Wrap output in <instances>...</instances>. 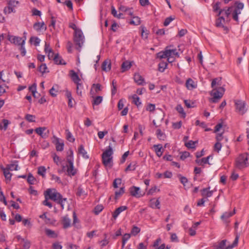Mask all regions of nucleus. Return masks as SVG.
<instances>
[{
	"label": "nucleus",
	"instance_id": "nucleus-1",
	"mask_svg": "<svg viewBox=\"0 0 249 249\" xmlns=\"http://www.w3.org/2000/svg\"><path fill=\"white\" fill-rule=\"evenodd\" d=\"M45 193L48 196L49 199L60 204L62 210L64 209V204L67 201V199L63 198L62 196L55 189H48Z\"/></svg>",
	"mask_w": 249,
	"mask_h": 249
},
{
	"label": "nucleus",
	"instance_id": "nucleus-2",
	"mask_svg": "<svg viewBox=\"0 0 249 249\" xmlns=\"http://www.w3.org/2000/svg\"><path fill=\"white\" fill-rule=\"evenodd\" d=\"M71 155L68 156L67 160L68 164L66 166H62V170H66L67 175L71 177L74 176L77 173V170L74 168L73 165V152L71 151Z\"/></svg>",
	"mask_w": 249,
	"mask_h": 249
},
{
	"label": "nucleus",
	"instance_id": "nucleus-3",
	"mask_svg": "<svg viewBox=\"0 0 249 249\" xmlns=\"http://www.w3.org/2000/svg\"><path fill=\"white\" fill-rule=\"evenodd\" d=\"M248 156V154L246 153L239 155L235 160L236 167L241 169L248 167L249 165Z\"/></svg>",
	"mask_w": 249,
	"mask_h": 249
},
{
	"label": "nucleus",
	"instance_id": "nucleus-4",
	"mask_svg": "<svg viewBox=\"0 0 249 249\" xmlns=\"http://www.w3.org/2000/svg\"><path fill=\"white\" fill-rule=\"evenodd\" d=\"M113 149L110 145L102 154L103 163L106 166L111 167L112 165Z\"/></svg>",
	"mask_w": 249,
	"mask_h": 249
},
{
	"label": "nucleus",
	"instance_id": "nucleus-5",
	"mask_svg": "<svg viewBox=\"0 0 249 249\" xmlns=\"http://www.w3.org/2000/svg\"><path fill=\"white\" fill-rule=\"evenodd\" d=\"M225 89L223 87H220L217 89H213L211 92V95L213 97L210 101L212 103H217L222 97Z\"/></svg>",
	"mask_w": 249,
	"mask_h": 249
},
{
	"label": "nucleus",
	"instance_id": "nucleus-6",
	"mask_svg": "<svg viewBox=\"0 0 249 249\" xmlns=\"http://www.w3.org/2000/svg\"><path fill=\"white\" fill-rule=\"evenodd\" d=\"M227 240H223L213 246L214 249H232L237 245L238 238L236 237L232 244L226 246Z\"/></svg>",
	"mask_w": 249,
	"mask_h": 249
},
{
	"label": "nucleus",
	"instance_id": "nucleus-7",
	"mask_svg": "<svg viewBox=\"0 0 249 249\" xmlns=\"http://www.w3.org/2000/svg\"><path fill=\"white\" fill-rule=\"evenodd\" d=\"M84 39V36L81 30L76 31V32H74L73 40L75 44L78 46L76 48L79 52L80 51L81 48L83 44Z\"/></svg>",
	"mask_w": 249,
	"mask_h": 249
},
{
	"label": "nucleus",
	"instance_id": "nucleus-8",
	"mask_svg": "<svg viewBox=\"0 0 249 249\" xmlns=\"http://www.w3.org/2000/svg\"><path fill=\"white\" fill-rule=\"evenodd\" d=\"M174 56H179L178 53L177 52V50L175 49H168V47H167L164 51H161L158 53V57L160 59L165 58L167 57H172Z\"/></svg>",
	"mask_w": 249,
	"mask_h": 249
},
{
	"label": "nucleus",
	"instance_id": "nucleus-9",
	"mask_svg": "<svg viewBox=\"0 0 249 249\" xmlns=\"http://www.w3.org/2000/svg\"><path fill=\"white\" fill-rule=\"evenodd\" d=\"M236 110L241 115L244 114L247 109L246 108V103L242 100H235L234 101Z\"/></svg>",
	"mask_w": 249,
	"mask_h": 249
},
{
	"label": "nucleus",
	"instance_id": "nucleus-10",
	"mask_svg": "<svg viewBox=\"0 0 249 249\" xmlns=\"http://www.w3.org/2000/svg\"><path fill=\"white\" fill-rule=\"evenodd\" d=\"M18 4V1L10 0L8 2V6L5 7L4 12L5 13L10 14L12 12H15V7Z\"/></svg>",
	"mask_w": 249,
	"mask_h": 249
},
{
	"label": "nucleus",
	"instance_id": "nucleus-11",
	"mask_svg": "<svg viewBox=\"0 0 249 249\" xmlns=\"http://www.w3.org/2000/svg\"><path fill=\"white\" fill-rule=\"evenodd\" d=\"M130 195L137 198H140L143 196L142 194L140 187L133 186L129 188Z\"/></svg>",
	"mask_w": 249,
	"mask_h": 249
},
{
	"label": "nucleus",
	"instance_id": "nucleus-12",
	"mask_svg": "<svg viewBox=\"0 0 249 249\" xmlns=\"http://www.w3.org/2000/svg\"><path fill=\"white\" fill-rule=\"evenodd\" d=\"M8 39L11 43L16 45H21L22 41L23 40L20 37L12 35H8Z\"/></svg>",
	"mask_w": 249,
	"mask_h": 249
},
{
	"label": "nucleus",
	"instance_id": "nucleus-13",
	"mask_svg": "<svg viewBox=\"0 0 249 249\" xmlns=\"http://www.w3.org/2000/svg\"><path fill=\"white\" fill-rule=\"evenodd\" d=\"M234 214V212H225L220 218L224 224L228 225L230 222L229 218Z\"/></svg>",
	"mask_w": 249,
	"mask_h": 249
},
{
	"label": "nucleus",
	"instance_id": "nucleus-14",
	"mask_svg": "<svg viewBox=\"0 0 249 249\" xmlns=\"http://www.w3.org/2000/svg\"><path fill=\"white\" fill-rule=\"evenodd\" d=\"M102 69L103 71L107 72L111 69V61L109 59L105 60L102 64Z\"/></svg>",
	"mask_w": 249,
	"mask_h": 249
},
{
	"label": "nucleus",
	"instance_id": "nucleus-15",
	"mask_svg": "<svg viewBox=\"0 0 249 249\" xmlns=\"http://www.w3.org/2000/svg\"><path fill=\"white\" fill-rule=\"evenodd\" d=\"M134 80L138 85H142L145 83L144 78L138 73L134 74Z\"/></svg>",
	"mask_w": 249,
	"mask_h": 249
},
{
	"label": "nucleus",
	"instance_id": "nucleus-16",
	"mask_svg": "<svg viewBox=\"0 0 249 249\" xmlns=\"http://www.w3.org/2000/svg\"><path fill=\"white\" fill-rule=\"evenodd\" d=\"M33 28L36 31H40L41 30H46L47 29L46 26L43 22H36L33 25Z\"/></svg>",
	"mask_w": 249,
	"mask_h": 249
},
{
	"label": "nucleus",
	"instance_id": "nucleus-17",
	"mask_svg": "<svg viewBox=\"0 0 249 249\" xmlns=\"http://www.w3.org/2000/svg\"><path fill=\"white\" fill-rule=\"evenodd\" d=\"M70 74L72 81L74 83L77 84L80 83L81 79L78 74L73 70H71L70 71Z\"/></svg>",
	"mask_w": 249,
	"mask_h": 249
},
{
	"label": "nucleus",
	"instance_id": "nucleus-18",
	"mask_svg": "<svg viewBox=\"0 0 249 249\" xmlns=\"http://www.w3.org/2000/svg\"><path fill=\"white\" fill-rule=\"evenodd\" d=\"M101 90V85L100 84H93L90 90L91 95H95L98 93L99 91Z\"/></svg>",
	"mask_w": 249,
	"mask_h": 249
},
{
	"label": "nucleus",
	"instance_id": "nucleus-19",
	"mask_svg": "<svg viewBox=\"0 0 249 249\" xmlns=\"http://www.w3.org/2000/svg\"><path fill=\"white\" fill-rule=\"evenodd\" d=\"M149 206L153 209L157 208L159 209L160 208V202L159 199L155 198L151 199L150 201Z\"/></svg>",
	"mask_w": 249,
	"mask_h": 249
},
{
	"label": "nucleus",
	"instance_id": "nucleus-20",
	"mask_svg": "<svg viewBox=\"0 0 249 249\" xmlns=\"http://www.w3.org/2000/svg\"><path fill=\"white\" fill-rule=\"evenodd\" d=\"M132 62L129 61H124L121 65L122 72H123L129 70L132 66Z\"/></svg>",
	"mask_w": 249,
	"mask_h": 249
},
{
	"label": "nucleus",
	"instance_id": "nucleus-21",
	"mask_svg": "<svg viewBox=\"0 0 249 249\" xmlns=\"http://www.w3.org/2000/svg\"><path fill=\"white\" fill-rule=\"evenodd\" d=\"M127 207L125 206H122L119 207V208L116 209L115 210V211L114 212V213H113V214H112L113 217L115 219L121 213L126 210L127 209Z\"/></svg>",
	"mask_w": 249,
	"mask_h": 249
},
{
	"label": "nucleus",
	"instance_id": "nucleus-22",
	"mask_svg": "<svg viewBox=\"0 0 249 249\" xmlns=\"http://www.w3.org/2000/svg\"><path fill=\"white\" fill-rule=\"evenodd\" d=\"M55 139L54 142L55 144L56 149L57 151H62L64 149V143L63 142H60L59 139L55 137H54Z\"/></svg>",
	"mask_w": 249,
	"mask_h": 249
},
{
	"label": "nucleus",
	"instance_id": "nucleus-23",
	"mask_svg": "<svg viewBox=\"0 0 249 249\" xmlns=\"http://www.w3.org/2000/svg\"><path fill=\"white\" fill-rule=\"evenodd\" d=\"M155 151L156 153V155L159 157H160L161 156L163 152V149L162 148V146L161 144H155L153 146Z\"/></svg>",
	"mask_w": 249,
	"mask_h": 249
},
{
	"label": "nucleus",
	"instance_id": "nucleus-24",
	"mask_svg": "<svg viewBox=\"0 0 249 249\" xmlns=\"http://www.w3.org/2000/svg\"><path fill=\"white\" fill-rule=\"evenodd\" d=\"M62 224L64 229H67L70 227L71 224V220L67 216V215L65 216L62 218Z\"/></svg>",
	"mask_w": 249,
	"mask_h": 249
},
{
	"label": "nucleus",
	"instance_id": "nucleus-25",
	"mask_svg": "<svg viewBox=\"0 0 249 249\" xmlns=\"http://www.w3.org/2000/svg\"><path fill=\"white\" fill-rule=\"evenodd\" d=\"M210 187L203 189L201 191V195L204 197H211L212 195L213 192L212 191H210Z\"/></svg>",
	"mask_w": 249,
	"mask_h": 249
},
{
	"label": "nucleus",
	"instance_id": "nucleus-26",
	"mask_svg": "<svg viewBox=\"0 0 249 249\" xmlns=\"http://www.w3.org/2000/svg\"><path fill=\"white\" fill-rule=\"evenodd\" d=\"M94 95H92V97L93 98L92 101V105L93 106L99 105L102 103L103 101V97L101 96H94Z\"/></svg>",
	"mask_w": 249,
	"mask_h": 249
},
{
	"label": "nucleus",
	"instance_id": "nucleus-27",
	"mask_svg": "<svg viewBox=\"0 0 249 249\" xmlns=\"http://www.w3.org/2000/svg\"><path fill=\"white\" fill-rule=\"evenodd\" d=\"M211 157V156H209L206 158H203L201 159H197L196 160V162L199 165H203L204 164L209 163V160Z\"/></svg>",
	"mask_w": 249,
	"mask_h": 249
},
{
	"label": "nucleus",
	"instance_id": "nucleus-28",
	"mask_svg": "<svg viewBox=\"0 0 249 249\" xmlns=\"http://www.w3.org/2000/svg\"><path fill=\"white\" fill-rule=\"evenodd\" d=\"M78 153L82 155L83 158L85 159H88L89 156L87 155V153L85 149H84V146L81 144L79 146L78 149Z\"/></svg>",
	"mask_w": 249,
	"mask_h": 249
},
{
	"label": "nucleus",
	"instance_id": "nucleus-29",
	"mask_svg": "<svg viewBox=\"0 0 249 249\" xmlns=\"http://www.w3.org/2000/svg\"><path fill=\"white\" fill-rule=\"evenodd\" d=\"M186 88L192 90L196 88V86L195 84L194 81L191 78H189L186 82Z\"/></svg>",
	"mask_w": 249,
	"mask_h": 249
},
{
	"label": "nucleus",
	"instance_id": "nucleus-30",
	"mask_svg": "<svg viewBox=\"0 0 249 249\" xmlns=\"http://www.w3.org/2000/svg\"><path fill=\"white\" fill-rule=\"evenodd\" d=\"M53 60L56 64L65 65L66 63L64 62L62 58L58 55V54H55Z\"/></svg>",
	"mask_w": 249,
	"mask_h": 249
},
{
	"label": "nucleus",
	"instance_id": "nucleus-31",
	"mask_svg": "<svg viewBox=\"0 0 249 249\" xmlns=\"http://www.w3.org/2000/svg\"><path fill=\"white\" fill-rule=\"evenodd\" d=\"M156 135H157V138L159 140H162V141L165 140L166 139V135L164 133V132L162 131L160 129H158L157 130Z\"/></svg>",
	"mask_w": 249,
	"mask_h": 249
},
{
	"label": "nucleus",
	"instance_id": "nucleus-32",
	"mask_svg": "<svg viewBox=\"0 0 249 249\" xmlns=\"http://www.w3.org/2000/svg\"><path fill=\"white\" fill-rule=\"evenodd\" d=\"M6 169L9 171H17L18 170V165L17 161L14 163L7 165Z\"/></svg>",
	"mask_w": 249,
	"mask_h": 249
},
{
	"label": "nucleus",
	"instance_id": "nucleus-33",
	"mask_svg": "<svg viewBox=\"0 0 249 249\" xmlns=\"http://www.w3.org/2000/svg\"><path fill=\"white\" fill-rule=\"evenodd\" d=\"M46 127H39L35 129V132L39 136H40L42 138H46V136L43 135V132L46 130Z\"/></svg>",
	"mask_w": 249,
	"mask_h": 249
},
{
	"label": "nucleus",
	"instance_id": "nucleus-34",
	"mask_svg": "<svg viewBox=\"0 0 249 249\" xmlns=\"http://www.w3.org/2000/svg\"><path fill=\"white\" fill-rule=\"evenodd\" d=\"M131 18L133 19L129 22L130 24L138 25L141 23L140 18L138 17L133 16Z\"/></svg>",
	"mask_w": 249,
	"mask_h": 249
},
{
	"label": "nucleus",
	"instance_id": "nucleus-35",
	"mask_svg": "<svg viewBox=\"0 0 249 249\" xmlns=\"http://www.w3.org/2000/svg\"><path fill=\"white\" fill-rule=\"evenodd\" d=\"M3 174L6 179L7 182L10 181L11 179L12 174L10 173V171L6 168H3Z\"/></svg>",
	"mask_w": 249,
	"mask_h": 249
},
{
	"label": "nucleus",
	"instance_id": "nucleus-36",
	"mask_svg": "<svg viewBox=\"0 0 249 249\" xmlns=\"http://www.w3.org/2000/svg\"><path fill=\"white\" fill-rule=\"evenodd\" d=\"M225 21V18L223 17H220L216 20L215 25L217 27H224L223 23Z\"/></svg>",
	"mask_w": 249,
	"mask_h": 249
},
{
	"label": "nucleus",
	"instance_id": "nucleus-37",
	"mask_svg": "<svg viewBox=\"0 0 249 249\" xmlns=\"http://www.w3.org/2000/svg\"><path fill=\"white\" fill-rule=\"evenodd\" d=\"M38 71L42 73V74L49 72V71L48 70V68L45 63H43L41 64L38 68Z\"/></svg>",
	"mask_w": 249,
	"mask_h": 249
},
{
	"label": "nucleus",
	"instance_id": "nucleus-38",
	"mask_svg": "<svg viewBox=\"0 0 249 249\" xmlns=\"http://www.w3.org/2000/svg\"><path fill=\"white\" fill-rule=\"evenodd\" d=\"M45 232L47 236L52 238H56L58 236L57 234L55 233L53 231H52L50 229H46Z\"/></svg>",
	"mask_w": 249,
	"mask_h": 249
},
{
	"label": "nucleus",
	"instance_id": "nucleus-39",
	"mask_svg": "<svg viewBox=\"0 0 249 249\" xmlns=\"http://www.w3.org/2000/svg\"><path fill=\"white\" fill-rule=\"evenodd\" d=\"M46 172V169L44 166H39L38 167L37 170V174L40 176H41L43 178H44L45 176V173Z\"/></svg>",
	"mask_w": 249,
	"mask_h": 249
},
{
	"label": "nucleus",
	"instance_id": "nucleus-40",
	"mask_svg": "<svg viewBox=\"0 0 249 249\" xmlns=\"http://www.w3.org/2000/svg\"><path fill=\"white\" fill-rule=\"evenodd\" d=\"M27 180L29 184H35L36 180L32 174L30 173L28 175Z\"/></svg>",
	"mask_w": 249,
	"mask_h": 249
},
{
	"label": "nucleus",
	"instance_id": "nucleus-41",
	"mask_svg": "<svg viewBox=\"0 0 249 249\" xmlns=\"http://www.w3.org/2000/svg\"><path fill=\"white\" fill-rule=\"evenodd\" d=\"M30 41L33 43L35 46H37L40 43V40L37 37L33 36L30 38Z\"/></svg>",
	"mask_w": 249,
	"mask_h": 249
},
{
	"label": "nucleus",
	"instance_id": "nucleus-42",
	"mask_svg": "<svg viewBox=\"0 0 249 249\" xmlns=\"http://www.w3.org/2000/svg\"><path fill=\"white\" fill-rule=\"evenodd\" d=\"M131 97L133 99V103L137 107L141 104V102L140 101V98L136 94L133 95Z\"/></svg>",
	"mask_w": 249,
	"mask_h": 249
},
{
	"label": "nucleus",
	"instance_id": "nucleus-43",
	"mask_svg": "<svg viewBox=\"0 0 249 249\" xmlns=\"http://www.w3.org/2000/svg\"><path fill=\"white\" fill-rule=\"evenodd\" d=\"M168 65L167 63L165 62H161L159 64V70L160 72H163L165 69L167 68Z\"/></svg>",
	"mask_w": 249,
	"mask_h": 249
},
{
	"label": "nucleus",
	"instance_id": "nucleus-44",
	"mask_svg": "<svg viewBox=\"0 0 249 249\" xmlns=\"http://www.w3.org/2000/svg\"><path fill=\"white\" fill-rule=\"evenodd\" d=\"M136 167V163L135 162H131L127 167L125 168V171H134L135 170Z\"/></svg>",
	"mask_w": 249,
	"mask_h": 249
},
{
	"label": "nucleus",
	"instance_id": "nucleus-45",
	"mask_svg": "<svg viewBox=\"0 0 249 249\" xmlns=\"http://www.w3.org/2000/svg\"><path fill=\"white\" fill-rule=\"evenodd\" d=\"M220 2H217L213 6L214 11L216 12L219 10L218 16H219L224 11V10L220 9Z\"/></svg>",
	"mask_w": 249,
	"mask_h": 249
},
{
	"label": "nucleus",
	"instance_id": "nucleus-46",
	"mask_svg": "<svg viewBox=\"0 0 249 249\" xmlns=\"http://www.w3.org/2000/svg\"><path fill=\"white\" fill-rule=\"evenodd\" d=\"M221 78H216L213 79V81L212 82V84H211L212 87L214 89V87L216 85L220 86L221 85Z\"/></svg>",
	"mask_w": 249,
	"mask_h": 249
},
{
	"label": "nucleus",
	"instance_id": "nucleus-47",
	"mask_svg": "<svg viewBox=\"0 0 249 249\" xmlns=\"http://www.w3.org/2000/svg\"><path fill=\"white\" fill-rule=\"evenodd\" d=\"M44 196L45 199L43 201V204L45 206L49 207L50 208H51L53 206L52 203L48 201V199H49L48 196L45 193H44Z\"/></svg>",
	"mask_w": 249,
	"mask_h": 249
},
{
	"label": "nucleus",
	"instance_id": "nucleus-48",
	"mask_svg": "<svg viewBox=\"0 0 249 249\" xmlns=\"http://www.w3.org/2000/svg\"><path fill=\"white\" fill-rule=\"evenodd\" d=\"M66 132L67 139L70 142H74L75 141V139L72 136L71 133L68 130H66Z\"/></svg>",
	"mask_w": 249,
	"mask_h": 249
},
{
	"label": "nucleus",
	"instance_id": "nucleus-49",
	"mask_svg": "<svg viewBox=\"0 0 249 249\" xmlns=\"http://www.w3.org/2000/svg\"><path fill=\"white\" fill-rule=\"evenodd\" d=\"M76 84V93L79 96H82V89H83V85L81 83H77Z\"/></svg>",
	"mask_w": 249,
	"mask_h": 249
},
{
	"label": "nucleus",
	"instance_id": "nucleus-50",
	"mask_svg": "<svg viewBox=\"0 0 249 249\" xmlns=\"http://www.w3.org/2000/svg\"><path fill=\"white\" fill-rule=\"evenodd\" d=\"M140 231V228L136 226H134L131 230V234L133 236H136Z\"/></svg>",
	"mask_w": 249,
	"mask_h": 249
},
{
	"label": "nucleus",
	"instance_id": "nucleus-51",
	"mask_svg": "<svg viewBox=\"0 0 249 249\" xmlns=\"http://www.w3.org/2000/svg\"><path fill=\"white\" fill-rule=\"evenodd\" d=\"M124 192V187H121L119 190L115 192V199H117L121 196Z\"/></svg>",
	"mask_w": 249,
	"mask_h": 249
},
{
	"label": "nucleus",
	"instance_id": "nucleus-52",
	"mask_svg": "<svg viewBox=\"0 0 249 249\" xmlns=\"http://www.w3.org/2000/svg\"><path fill=\"white\" fill-rule=\"evenodd\" d=\"M176 109L178 113L182 114L183 117H185L186 114L184 111V109L181 105H178L176 107Z\"/></svg>",
	"mask_w": 249,
	"mask_h": 249
},
{
	"label": "nucleus",
	"instance_id": "nucleus-53",
	"mask_svg": "<svg viewBox=\"0 0 249 249\" xmlns=\"http://www.w3.org/2000/svg\"><path fill=\"white\" fill-rule=\"evenodd\" d=\"M103 206L101 205L96 206L94 208V213L96 215L98 214L103 210Z\"/></svg>",
	"mask_w": 249,
	"mask_h": 249
},
{
	"label": "nucleus",
	"instance_id": "nucleus-54",
	"mask_svg": "<svg viewBox=\"0 0 249 249\" xmlns=\"http://www.w3.org/2000/svg\"><path fill=\"white\" fill-rule=\"evenodd\" d=\"M25 39H24V40H23L22 41L21 45L20 46V52H21V54L22 56H25L26 54V53L25 48L24 46V45L25 44Z\"/></svg>",
	"mask_w": 249,
	"mask_h": 249
},
{
	"label": "nucleus",
	"instance_id": "nucleus-55",
	"mask_svg": "<svg viewBox=\"0 0 249 249\" xmlns=\"http://www.w3.org/2000/svg\"><path fill=\"white\" fill-rule=\"evenodd\" d=\"M148 33L144 27H142L141 36L142 37L147 38L148 37Z\"/></svg>",
	"mask_w": 249,
	"mask_h": 249
},
{
	"label": "nucleus",
	"instance_id": "nucleus-56",
	"mask_svg": "<svg viewBox=\"0 0 249 249\" xmlns=\"http://www.w3.org/2000/svg\"><path fill=\"white\" fill-rule=\"evenodd\" d=\"M22 240L24 242L23 249H29L31 246L30 242L28 240H25L24 239H22Z\"/></svg>",
	"mask_w": 249,
	"mask_h": 249
},
{
	"label": "nucleus",
	"instance_id": "nucleus-57",
	"mask_svg": "<svg viewBox=\"0 0 249 249\" xmlns=\"http://www.w3.org/2000/svg\"><path fill=\"white\" fill-rule=\"evenodd\" d=\"M196 142L193 141H190L188 142L185 143V145L189 148H194L195 147Z\"/></svg>",
	"mask_w": 249,
	"mask_h": 249
},
{
	"label": "nucleus",
	"instance_id": "nucleus-58",
	"mask_svg": "<svg viewBox=\"0 0 249 249\" xmlns=\"http://www.w3.org/2000/svg\"><path fill=\"white\" fill-rule=\"evenodd\" d=\"M35 116L31 114H27L25 116V119L29 122H35Z\"/></svg>",
	"mask_w": 249,
	"mask_h": 249
},
{
	"label": "nucleus",
	"instance_id": "nucleus-59",
	"mask_svg": "<svg viewBox=\"0 0 249 249\" xmlns=\"http://www.w3.org/2000/svg\"><path fill=\"white\" fill-rule=\"evenodd\" d=\"M178 177L179 178L181 183L185 186V183L188 182L187 178L185 177L182 176L181 175H178Z\"/></svg>",
	"mask_w": 249,
	"mask_h": 249
},
{
	"label": "nucleus",
	"instance_id": "nucleus-60",
	"mask_svg": "<svg viewBox=\"0 0 249 249\" xmlns=\"http://www.w3.org/2000/svg\"><path fill=\"white\" fill-rule=\"evenodd\" d=\"M122 183V180L121 178H116L113 183V186L114 188H117L118 187V185H120Z\"/></svg>",
	"mask_w": 249,
	"mask_h": 249
},
{
	"label": "nucleus",
	"instance_id": "nucleus-61",
	"mask_svg": "<svg viewBox=\"0 0 249 249\" xmlns=\"http://www.w3.org/2000/svg\"><path fill=\"white\" fill-rule=\"evenodd\" d=\"M175 19L174 18H172V17H169L168 18H167L164 22V25L165 26H168L171 21H172Z\"/></svg>",
	"mask_w": 249,
	"mask_h": 249
},
{
	"label": "nucleus",
	"instance_id": "nucleus-62",
	"mask_svg": "<svg viewBox=\"0 0 249 249\" xmlns=\"http://www.w3.org/2000/svg\"><path fill=\"white\" fill-rule=\"evenodd\" d=\"M76 195L77 196H80L83 195H86V194L83 189L80 187H79L77 190Z\"/></svg>",
	"mask_w": 249,
	"mask_h": 249
},
{
	"label": "nucleus",
	"instance_id": "nucleus-63",
	"mask_svg": "<svg viewBox=\"0 0 249 249\" xmlns=\"http://www.w3.org/2000/svg\"><path fill=\"white\" fill-rule=\"evenodd\" d=\"M146 109L150 112L154 111L155 109V106L154 104H149L147 105Z\"/></svg>",
	"mask_w": 249,
	"mask_h": 249
},
{
	"label": "nucleus",
	"instance_id": "nucleus-64",
	"mask_svg": "<svg viewBox=\"0 0 249 249\" xmlns=\"http://www.w3.org/2000/svg\"><path fill=\"white\" fill-rule=\"evenodd\" d=\"M222 147V145L221 143L219 142H217L215 143L214 145V150L217 152H219V151L221 150V148Z\"/></svg>",
	"mask_w": 249,
	"mask_h": 249
}]
</instances>
